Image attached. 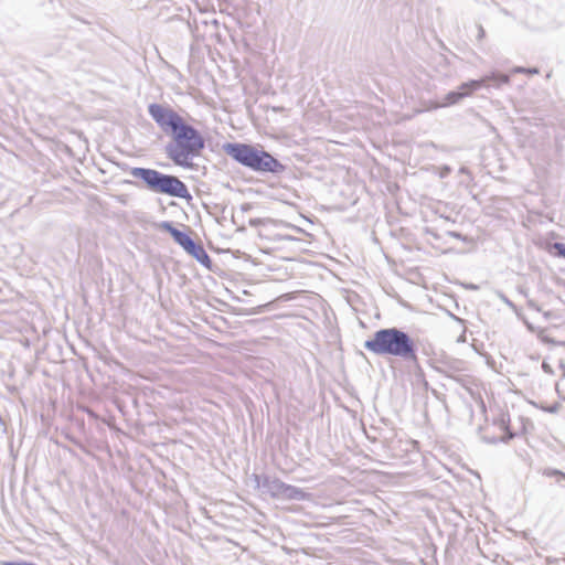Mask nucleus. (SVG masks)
Masks as SVG:
<instances>
[{
	"instance_id": "f257e3e1",
	"label": "nucleus",
	"mask_w": 565,
	"mask_h": 565,
	"mask_svg": "<svg viewBox=\"0 0 565 565\" xmlns=\"http://www.w3.org/2000/svg\"><path fill=\"white\" fill-rule=\"evenodd\" d=\"M148 114L161 131L171 138L164 147L167 157L175 166L190 168L191 160L205 148L202 134L169 106L152 103L148 106Z\"/></svg>"
},
{
	"instance_id": "f03ea898",
	"label": "nucleus",
	"mask_w": 565,
	"mask_h": 565,
	"mask_svg": "<svg viewBox=\"0 0 565 565\" xmlns=\"http://www.w3.org/2000/svg\"><path fill=\"white\" fill-rule=\"evenodd\" d=\"M363 348L379 356H391L407 363H418V347L411 334L401 328L391 327L376 330L364 341Z\"/></svg>"
},
{
	"instance_id": "7ed1b4c3",
	"label": "nucleus",
	"mask_w": 565,
	"mask_h": 565,
	"mask_svg": "<svg viewBox=\"0 0 565 565\" xmlns=\"http://www.w3.org/2000/svg\"><path fill=\"white\" fill-rule=\"evenodd\" d=\"M227 156L243 167L259 173L280 174L286 167L268 151L249 143L228 142L223 147Z\"/></svg>"
},
{
	"instance_id": "20e7f679",
	"label": "nucleus",
	"mask_w": 565,
	"mask_h": 565,
	"mask_svg": "<svg viewBox=\"0 0 565 565\" xmlns=\"http://www.w3.org/2000/svg\"><path fill=\"white\" fill-rule=\"evenodd\" d=\"M130 175L143 182L146 189L156 194H164L172 198L192 200L186 184L173 174H167L161 171L134 167L129 171Z\"/></svg>"
},
{
	"instance_id": "39448f33",
	"label": "nucleus",
	"mask_w": 565,
	"mask_h": 565,
	"mask_svg": "<svg viewBox=\"0 0 565 565\" xmlns=\"http://www.w3.org/2000/svg\"><path fill=\"white\" fill-rule=\"evenodd\" d=\"M510 83V76L499 72H491L479 79H470L459 85L456 90L448 92L436 107H448L456 105L465 97L471 96L481 87L500 88Z\"/></svg>"
},
{
	"instance_id": "423d86ee",
	"label": "nucleus",
	"mask_w": 565,
	"mask_h": 565,
	"mask_svg": "<svg viewBox=\"0 0 565 565\" xmlns=\"http://www.w3.org/2000/svg\"><path fill=\"white\" fill-rule=\"evenodd\" d=\"M255 487L269 494L276 500L288 501H308L311 494L301 488L285 483L279 478L270 477L268 475H253Z\"/></svg>"
},
{
	"instance_id": "0eeeda50",
	"label": "nucleus",
	"mask_w": 565,
	"mask_h": 565,
	"mask_svg": "<svg viewBox=\"0 0 565 565\" xmlns=\"http://www.w3.org/2000/svg\"><path fill=\"white\" fill-rule=\"evenodd\" d=\"M159 228L169 233L173 241L184 250L194 242V239L186 232L177 228L172 222L163 221L159 224Z\"/></svg>"
},
{
	"instance_id": "6e6552de",
	"label": "nucleus",
	"mask_w": 565,
	"mask_h": 565,
	"mask_svg": "<svg viewBox=\"0 0 565 565\" xmlns=\"http://www.w3.org/2000/svg\"><path fill=\"white\" fill-rule=\"evenodd\" d=\"M185 252L192 256L202 266L210 268L212 260L204 247L195 241L185 249Z\"/></svg>"
},
{
	"instance_id": "1a4fd4ad",
	"label": "nucleus",
	"mask_w": 565,
	"mask_h": 565,
	"mask_svg": "<svg viewBox=\"0 0 565 565\" xmlns=\"http://www.w3.org/2000/svg\"><path fill=\"white\" fill-rule=\"evenodd\" d=\"M542 473L547 478H555L556 483L565 488V472L554 468H545Z\"/></svg>"
},
{
	"instance_id": "9d476101",
	"label": "nucleus",
	"mask_w": 565,
	"mask_h": 565,
	"mask_svg": "<svg viewBox=\"0 0 565 565\" xmlns=\"http://www.w3.org/2000/svg\"><path fill=\"white\" fill-rule=\"evenodd\" d=\"M512 74H527V75H534L539 74L537 67H523V66H515L511 70Z\"/></svg>"
},
{
	"instance_id": "9b49d317",
	"label": "nucleus",
	"mask_w": 565,
	"mask_h": 565,
	"mask_svg": "<svg viewBox=\"0 0 565 565\" xmlns=\"http://www.w3.org/2000/svg\"><path fill=\"white\" fill-rule=\"evenodd\" d=\"M498 298L503 302L505 303L510 309L512 310H516V306L502 292V291H497L495 292Z\"/></svg>"
},
{
	"instance_id": "f8f14e48",
	"label": "nucleus",
	"mask_w": 565,
	"mask_h": 565,
	"mask_svg": "<svg viewBox=\"0 0 565 565\" xmlns=\"http://www.w3.org/2000/svg\"><path fill=\"white\" fill-rule=\"evenodd\" d=\"M554 249L557 254V256H561V257H564L565 258V243H555L554 244Z\"/></svg>"
},
{
	"instance_id": "ddd939ff",
	"label": "nucleus",
	"mask_w": 565,
	"mask_h": 565,
	"mask_svg": "<svg viewBox=\"0 0 565 565\" xmlns=\"http://www.w3.org/2000/svg\"><path fill=\"white\" fill-rule=\"evenodd\" d=\"M447 235L450 236V237H454V238H457V239H460L462 242H469V238L467 236H463L461 233L459 232H455V231H449L447 232Z\"/></svg>"
},
{
	"instance_id": "4468645a",
	"label": "nucleus",
	"mask_w": 565,
	"mask_h": 565,
	"mask_svg": "<svg viewBox=\"0 0 565 565\" xmlns=\"http://www.w3.org/2000/svg\"><path fill=\"white\" fill-rule=\"evenodd\" d=\"M3 565H38V564L32 563V562H24V561H21V562L9 561V562H4Z\"/></svg>"
},
{
	"instance_id": "2eb2a0df",
	"label": "nucleus",
	"mask_w": 565,
	"mask_h": 565,
	"mask_svg": "<svg viewBox=\"0 0 565 565\" xmlns=\"http://www.w3.org/2000/svg\"><path fill=\"white\" fill-rule=\"evenodd\" d=\"M542 369L545 373L553 374V369L546 361H543Z\"/></svg>"
},
{
	"instance_id": "dca6fc26",
	"label": "nucleus",
	"mask_w": 565,
	"mask_h": 565,
	"mask_svg": "<svg viewBox=\"0 0 565 565\" xmlns=\"http://www.w3.org/2000/svg\"><path fill=\"white\" fill-rule=\"evenodd\" d=\"M515 435L513 433H511L510 430H507V434L501 437V441L503 443H508L510 441Z\"/></svg>"
},
{
	"instance_id": "f3484780",
	"label": "nucleus",
	"mask_w": 565,
	"mask_h": 565,
	"mask_svg": "<svg viewBox=\"0 0 565 565\" xmlns=\"http://www.w3.org/2000/svg\"><path fill=\"white\" fill-rule=\"evenodd\" d=\"M450 167L444 166L440 171V178H446L450 173Z\"/></svg>"
},
{
	"instance_id": "a211bd4d",
	"label": "nucleus",
	"mask_w": 565,
	"mask_h": 565,
	"mask_svg": "<svg viewBox=\"0 0 565 565\" xmlns=\"http://www.w3.org/2000/svg\"><path fill=\"white\" fill-rule=\"evenodd\" d=\"M459 173L461 174H467L469 177L470 180H472V175H471V172L470 170L467 168V167H461L459 169Z\"/></svg>"
},
{
	"instance_id": "6ab92c4d",
	"label": "nucleus",
	"mask_w": 565,
	"mask_h": 565,
	"mask_svg": "<svg viewBox=\"0 0 565 565\" xmlns=\"http://www.w3.org/2000/svg\"><path fill=\"white\" fill-rule=\"evenodd\" d=\"M250 209H252V205H250L249 203H244V204H242V206H241V210H242L243 212H247V211H249Z\"/></svg>"
},
{
	"instance_id": "aec40b11",
	"label": "nucleus",
	"mask_w": 565,
	"mask_h": 565,
	"mask_svg": "<svg viewBox=\"0 0 565 565\" xmlns=\"http://www.w3.org/2000/svg\"><path fill=\"white\" fill-rule=\"evenodd\" d=\"M259 224H260V220H258V218L249 220V225L250 226H258Z\"/></svg>"
},
{
	"instance_id": "412c9836",
	"label": "nucleus",
	"mask_w": 565,
	"mask_h": 565,
	"mask_svg": "<svg viewBox=\"0 0 565 565\" xmlns=\"http://www.w3.org/2000/svg\"><path fill=\"white\" fill-rule=\"evenodd\" d=\"M292 230L297 231V232H303V230H301L300 227L298 226H290Z\"/></svg>"
},
{
	"instance_id": "4be33fe9",
	"label": "nucleus",
	"mask_w": 565,
	"mask_h": 565,
	"mask_svg": "<svg viewBox=\"0 0 565 565\" xmlns=\"http://www.w3.org/2000/svg\"><path fill=\"white\" fill-rule=\"evenodd\" d=\"M284 238H285V239H288V241H292V239H294V237H292V236H289V235L284 236Z\"/></svg>"
}]
</instances>
